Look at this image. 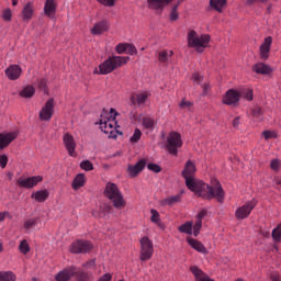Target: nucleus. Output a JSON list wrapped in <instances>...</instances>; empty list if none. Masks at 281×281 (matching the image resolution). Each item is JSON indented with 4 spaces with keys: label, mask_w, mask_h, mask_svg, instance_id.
Instances as JSON below:
<instances>
[{
    "label": "nucleus",
    "mask_w": 281,
    "mask_h": 281,
    "mask_svg": "<svg viewBox=\"0 0 281 281\" xmlns=\"http://www.w3.org/2000/svg\"><path fill=\"white\" fill-rule=\"evenodd\" d=\"M195 172L196 166H194V162L191 160H188L182 171L187 188L191 190V192H195V195L201 199H205L206 201L216 199L217 203H223V201H225V191L221 182L218 180H212L210 186L201 180L194 179Z\"/></svg>",
    "instance_id": "f257e3e1"
},
{
    "label": "nucleus",
    "mask_w": 281,
    "mask_h": 281,
    "mask_svg": "<svg viewBox=\"0 0 281 281\" xmlns=\"http://www.w3.org/2000/svg\"><path fill=\"white\" fill-rule=\"evenodd\" d=\"M128 60H131V57L111 56L99 66V70H94V74H101L102 76H106V74H111L112 71H115V69H117L119 67L126 65Z\"/></svg>",
    "instance_id": "f03ea898"
},
{
    "label": "nucleus",
    "mask_w": 281,
    "mask_h": 281,
    "mask_svg": "<svg viewBox=\"0 0 281 281\" xmlns=\"http://www.w3.org/2000/svg\"><path fill=\"white\" fill-rule=\"evenodd\" d=\"M210 41L209 34L199 35L194 30L189 31L187 35L188 47H192L198 54H202L203 49L210 45Z\"/></svg>",
    "instance_id": "7ed1b4c3"
},
{
    "label": "nucleus",
    "mask_w": 281,
    "mask_h": 281,
    "mask_svg": "<svg viewBox=\"0 0 281 281\" xmlns=\"http://www.w3.org/2000/svg\"><path fill=\"white\" fill-rule=\"evenodd\" d=\"M104 196L112 201L113 206L116 210H122V207H126V201H124V195H122V191L117 188V184L113 182H108L104 189Z\"/></svg>",
    "instance_id": "20e7f679"
},
{
    "label": "nucleus",
    "mask_w": 281,
    "mask_h": 281,
    "mask_svg": "<svg viewBox=\"0 0 281 281\" xmlns=\"http://www.w3.org/2000/svg\"><path fill=\"white\" fill-rule=\"evenodd\" d=\"M115 117H117V113L115 109H110V115L109 117L101 115L99 126L102 133H105V135H110V137H115L113 136V131L115 128V125L117 124V121H115Z\"/></svg>",
    "instance_id": "39448f33"
},
{
    "label": "nucleus",
    "mask_w": 281,
    "mask_h": 281,
    "mask_svg": "<svg viewBox=\"0 0 281 281\" xmlns=\"http://www.w3.org/2000/svg\"><path fill=\"white\" fill-rule=\"evenodd\" d=\"M183 146V140L181 139V134L177 132H171L167 136L166 149L169 155L177 157L179 155V148Z\"/></svg>",
    "instance_id": "423d86ee"
},
{
    "label": "nucleus",
    "mask_w": 281,
    "mask_h": 281,
    "mask_svg": "<svg viewBox=\"0 0 281 281\" xmlns=\"http://www.w3.org/2000/svg\"><path fill=\"white\" fill-rule=\"evenodd\" d=\"M256 199L250 200L249 202L245 203L243 206L237 207L235 211V216L237 221H245L250 214L254 207L257 205Z\"/></svg>",
    "instance_id": "0eeeda50"
},
{
    "label": "nucleus",
    "mask_w": 281,
    "mask_h": 281,
    "mask_svg": "<svg viewBox=\"0 0 281 281\" xmlns=\"http://www.w3.org/2000/svg\"><path fill=\"white\" fill-rule=\"evenodd\" d=\"M153 241L148 237H143L140 239V260L146 262V260H150L153 258Z\"/></svg>",
    "instance_id": "6e6552de"
},
{
    "label": "nucleus",
    "mask_w": 281,
    "mask_h": 281,
    "mask_svg": "<svg viewBox=\"0 0 281 281\" xmlns=\"http://www.w3.org/2000/svg\"><path fill=\"white\" fill-rule=\"evenodd\" d=\"M93 249V244L88 240H76L70 245L71 254H89Z\"/></svg>",
    "instance_id": "1a4fd4ad"
},
{
    "label": "nucleus",
    "mask_w": 281,
    "mask_h": 281,
    "mask_svg": "<svg viewBox=\"0 0 281 281\" xmlns=\"http://www.w3.org/2000/svg\"><path fill=\"white\" fill-rule=\"evenodd\" d=\"M41 181H43V177H41V176H33V177H29V178H19L18 186H20V188H25L26 190H30L32 188H36V186H38V183H41Z\"/></svg>",
    "instance_id": "9d476101"
},
{
    "label": "nucleus",
    "mask_w": 281,
    "mask_h": 281,
    "mask_svg": "<svg viewBox=\"0 0 281 281\" xmlns=\"http://www.w3.org/2000/svg\"><path fill=\"white\" fill-rule=\"evenodd\" d=\"M54 115V99H49L40 112V120L49 122Z\"/></svg>",
    "instance_id": "9b49d317"
},
{
    "label": "nucleus",
    "mask_w": 281,
    "mask_h": 281,
    "mask_svg": "<svg viewBox=\"0 0 281 281\" xmlns=\"http://www.w3.org/2000/svg\"><path fill=\"white\" fill-rule=\"evenodd\" d=\"M19 137V132L13 131L9 133H0V150H3V148H8L14 139Z\"/></svg>",
    "instance_id": "f8f14e48"
},
{
    "label": "nucleus",
    "mask_w": 281,
    "mask_h": 281,
    "mask_svg": "<svg viewBox=\"0 0 281 281\" xmlns=\"http://www.w3.org/2000/svg\"><path fill=\"white\" fill-rule=\"evenodd\" d=\"M273 43V37L267 36L261 44L259 52L261 60H267L269 58V54L271 52V45Z\"/></svg>",
    "instance_id": "ddd939ff"
},
{
    "label": "nucleus",
    "mask_w": 281,
    "mask_h": 281,
    "mask_svg": "<svg viewBox=\"0 0 281 281\" xmlns=\"http://www.w3.org/2000/svg\"><path fill=\"white\" fill-rule=\"evenodd\" d=\"M63 139L65 148L68 150V155L70 157H76V140L74 139V136L67 133L64 135Z\"/></svg>",
    "instance_id": "4468645a"
},
{
    "label": "nucleus",
    "mask_w": 281,
    "mask_h": 281,
    "mask_svg": "<svg viewBox=\"0 0 281 281\" xmlns=\"http://www.w3.org/2000/svg\"><path fill=\"white\" fill-rule=\"evenodd\" d=\"M173 0H147V5L149 10H155L156 12H162L166 5H170Z\"/></svg>",
    "instance_id": "2eb2a0df"
},
{
    "label": "nucleus",
    "mask_w": 281,
    "mask_h": 281,
    "mask_svg": "<svg viewBox=\"0 0 281 281\" xmlns=\"http://www.w3.org/2000/svg\"><path fill=\"white\" fill-rule=\"evenodd\" d=\"M240 100V92H238L237 90L231 89L226 92L223 102L224 104H228V105H236L238 104V101Z\"/></svg>",
    "instance_id": "dca6fc26"
},
{
    "label": "nucleus",
    "mask_w": 281,
    "mask_h": 281,
    "mask_svg": "<svg viewBox=\"0 0 281 281\" xmlns=\"http://www.w3.org/2000/svg\"><path fill=\"white\" fill-rule=\"evenodd\" d=\"M76 276V267H70L61 270L55 276L56 281H69Z\"/></svg>",
    "instance_id": "f3484780"
},
{
    "label": "nucleus",
    "mask_w": 281,
    "mask_h": 281,
    "mask_svg": "<svg viewBox=\"0 0 281 281\" xmlns=\"http://www.w3.org/2000/svg\"><path fill=\"white\" fill-rule=\"evenodd\" d=\"M144 168H146V159H140L137 164L130 165L127 167V172L130 175V177H137V175L139 172H142V170H144Z\"/></svg>",
    "instance_id": "a211bd4d"
},
{
    "label": "nucleus",
    "mask_w": 281,
    "mask_h": 281,
    "mask_svg": "<svg viewBox=\"0 0 281 281\" xmlns=\"http://www.w3.org/2000/svg\"><path fill=\"white\" fill-rule=\"evenodd\" d=\"M21 71L19 65H11L5 69V76L9 80H19V78H21Z\"/></svg>",
    "instance_id": "6ab92c4d"
},
{
    "label": "nucleus",
    "mask_w": 281,
    "mask_h": 281,
    "mask_svg": "<svg viewBox=\"0 0 281 281\" xmlns=\"http://www.w3.org/2000/svg\"><path fill=\"white\" fill-rule=\"evenodd\" d=\"M133 106H142V104H146V100H148V92L143 93H134L130 98Z\"/></svg>",
    "instance_id": "aec40b11"
},
{
    "label": "nucleus",
    "mask_w": 281,
    "mask_h": 281,
    "mask_svg": "<svg viewBox=\"0 0 281 281\" xmlns=\"http://www.w3.org/2000/svg\"><path fill=\"white\" fill-rule=\"evenodd\" d=\"M44 14L49 19H54L56 14V1L55 0H46L44 5Z\"/></svg>",
    "instance_id": "412c9836"
},
{
    "label": "nucleus",
    "mask_w": 281,
    "mask_h": 281,
    "mask_svg": "<svg viewBox=\"0 0 281 281\" xmlns=\"http://www.w3.org/2000/svg\"><path fill=\"white\" fill-rule=\"evenodd\" d=\"M190 271L193 273L195 281H214L210 279L207 274H205L199 267L193 266L190 268Z\"/></svg>",
    "instance_id": "4be33fe9"
},
{
    "label": "nucleus",
    "mask_w": 281,
    "mask_h": 281,
    "mask_svg": "<svg viewBox=\"0 0 281 281\" xmlns=\"http://www.w3.org/2000/svg\"><path fill=\"white\" fill-rule=\"evenodd\" d=\"M172 56H175V53L172 50H168V49L160 50L158 53V61L161 63V65H168Z\"/></svg>",
    "instance_id": "5701e85b"
},
{
    "label": "nucleus",
    "mask_w": 281,
    "mask_h": 281,
    "mask_svg": "<svg viewBox=\"0 0 281 281\" xmlns=\"http://www.w3.org/2000/svg\"><path fill=\"white\" fill-rule=\"evenodd\" d=\"M31 199L37 201V203H45L46 200L49 199V191L40 190L31 194Z\"/></svg>",
    "instance_id": "b1692460"
},
{
    "label": "nucleus",
    "mask_w": 281,
    "mask_h": 281,
    "mask_svg": "<svg viewBox=\"0 0 281 281\" xmlns=\"http://www.w3.org/2000/svg\"><path fill=\"white\" fill-rule=\"evenodd\" d=\"M252 70L255 74H260L261 76H267V75L271 74V71H272V69L269 65H266L262 63L256 64L252 67Z\"/></svg>",
    "instance_id": "393cba45"
},
{
    "label": "nucleus",
    "mask_w": 281,
    "mask_h": 281,
    "mask_svg": "<svg viewBox=\"0 0 281 281\" xmlns=\"http://www.w3.org/2000/svg\"><path fill=\"white\" fill-rule=\"evenodd\" d=\"M23 21H31L32 16H34V4L29 2L24 5L22 10Z\"/></svg>",
    "instance_id": "a878e982"
},
{
    "label": "nucleus",
    "mask_w": 281,
    "mask_h": 281,
    "mask_svg": "<svg viewBox=\"0 0 281 281\" xmlns=\"http://www.w3.org/2000/svg\"><path fill=\"white\" fill-rule=\"evenodd\" d=\"M108 30H109V24L106 23V21H101L91 29V34H94V35L104 34V32H106Z\"/></svg>",
    "instance_id": "bb28decb"
},
{
    "label": "nucleus",
    "mask_w": 281,
    "mask_h": 281,
    "mask_svg": "<svg viewBox=\"0 0 281 281\" xmlns=\"http://www.w3.org/2000/svg\"><path fill=\"white\" fill-rule=\"evenodd\" d=\"M187 243H189L190 247H192V249H195V251H199L200 254H205V246H203L201 241L192 237H188Z\"/></svg>",
    "instance_id": "cd10ccee"
},
{
    "label": "nucleus",
    "mask_w": 281,
    "mask_h": 281,
    "mask_svg": "<svg viewBox=\"0 0 281 281\" xmlns=\"http://www.w3.org/2000/svg\"><path fill=\"white\" fill-rule=\"evenodd\" d=\"M36 225H38L37 217L27 218L26 221H24L23 227H24L26 234H30V232H32V229H34V227H36Z\"/></svg>",
    "instance_id": "c85d7f7f"
},
{
    "label": "nucleus",
    "mask_w": 281,
    "mask_h": 281,
    "mask_svg": "<svg viewBox=\"0 0 281 281\" xmlns=\"http://www.w3.org/2000/svg\"><path fill=\"white\" fill-rule=\"evenodd\" d=\"M210 5L216 12H223V9L227 5V0H210Z\"/></svg>",
    "instance_id": "c756f323"
},
{
    "label": "nucleus",
    "mask_w": 281,
    "mask_h": 281,
    "mask_svg": "<svg viewBox=\"0 0 281 281\" xmlns=\"http://www.w3.org/2000/svg\"><path fill=\"white\" fill-rule=\"evenodd\" d=\"M36 89L33 86H26L20 91L21 98H33Z\"/></svg>",
    "instance_id": "7c9ffc66"
},
{
    "label": "nucleus",
    "mask_w": 281,
    "mask_h": 281,
    "mask_svg": "<svg viewBox=\"0 0 281 281\" xmlns=\"http://www.w3.org/2000/svg\"><path fill=\"white\" fill-rule=\"evenodd\" d=\"M82 186H85V175L79 173L76 176V178L72 181V189L79 190V188H82Z\"/></svg>",
    "instance_id": "2f4dec72"
},
{
    "label": "nucleus",
    "mask_w": 281,
    "mask_h": 281,
    "mask_svg": "<svg viewBox=\"0 0 281 281\" xmlns=\"http://www.w3.org/2000/svg\"><path fill=\"white\" fill-rule=\"evenodd\" d=\"M0 281H16V274L12 271H0Z\"/></svg>",
    "instance_id": "473e14b6"
},
{
    "label": "nucleus",
    "mask_w": 281,
    "mask_h": 281,
    "mask_svg": "<svg viewBox=\"0 0 281 281\" xmlns=\"http://www.w3.org/2000/svg\"><path fill=\"white\" fill-rule=\"evenodd\" d=\"M78 281H88L91 278L89 272H85V270L76 268V272L74 274Z\"/></svg>",
    "instance_id": "72a5a7b5"
},
{
    "label": "nucleus",
    "mask_w": 281,
    "mask_h": 281,
    "mask_svg": "<svg viewBox=\"0 0 281 281\" xmlns=\"http://www.w3.org/2000/svg\"><path fill=\"white\" fill-rule=\"evenodd\" d=\"M192 227H194V224L192 222H186L184 224L179 226L178 229L181 234L192 235Z\"/></svg>",
    "instance_id": "f704fd0d"
},
{
    "label": "nucleus",
    "mask_w": 281,
    "mask_h": 281,
    "mask_svg": "<svg viewBox=\"0 0 281 281\" xmlns=\"http://www.w3.org/2000/svg\"><path fill=\"white\" fill-rule=\"evenodd\" d=\"M181 202V194L168 196L162 201L164 205H175V203Z\"/></svg>",
    "instance_id": "c9c22d12"
},
{
    "label": "nucleus",
    "mask_w": 281,
    "mask_h": 281,
    "mask_svg": "<svg viewBox=\"0 0 281 281\" xmlns=\"http://www.w3.org/2000/svg\"><path fill=\"white\" fill-rule=\"evenodd\" d=\"M245 98V100H248V102H251L254 100V90L246 88L243 89L239 93V98Z\"/></svg>",
    "instance_id": "e433bc0d"
},
{
    "label": "nucleus",
    "mask_w": 281,
    "mask_h": 281,
    "mask_svg": "<svg viewBox=\"0 0 281 281\" xmlns=\"http://www.w3.org/2000/svg\"><path fill=\"white\" fill-rule=\"evenodd\" d=\"M19 249H20L21 254H23L24 256L26 254H30V244H27V240L23 239L20 243Z\"/></svg>",
    "instance_id": "4c0bfd02"
},
{
    "label": "nucleus",
    "mask_w": 281,
    "mask_h": 281,
    "mask_svg": "<svg viewBox=\"0 0 281 281\" xmlns=\"http://www.w3.org/2000/svg\"><path fill=\"white\" fill-rule=\"evenodd\" d=\"M139 139H142V131H139V128H136L134 131V134L131 136L130 142L132 144H137V142H139Z\"/></svg>",
    "instance_id": "58836bf2"
},
{
    "label": "nucleus",
    "mask_w": 281,
    "mask_h": 281,
    "mask_svg": "<svg viewBox=\"0 0 281 281\" xmlns=\"http://www.w3.org/2000/svg\"><path fill=\"white\" fill-rule=\"evenodd\" d=\"M251 115L257 121L262 120V108L256 106L255 109H252Z\"/></svg>",
    "instance_id": "ea45409f"
},
{
    "label": "nucleus",
    "mask_w": 281,
    "mask_h": 281,
    "mask_svg": "<svg viewBox=\"0 0 281 281\" xmlns=\"http://www.w3.org/2000/svg\"><path fill=\"white\" fill-rule=\"evenodd\" d=\"M179 10V4H173L170 12V21H177L179 19V13L177 12Z\"/></svg>",
    "instance_id": "a19ab883"
},
{
    "label": "nucleus",
    "mask_w": 281,
    "mask_h": 281,
    "mask_svg": "<svg viewBox=\"0 0 281 281\" xmlns=\"http://www.w3.org/2000/svg\"><path fill=\"white\" fill-rule=\"evenodd\" d=\"M143 126L145 128L151 130L155 126V121L153 119H150V117H144L143 119Z\"/></svg>",
    "instance_id": "79ce46f5"
},
{
    "label": "nucleus",
    "mask_w": 281,
    "mask_h": 281,
    "mask_svg": "<svg viewBox=\"0 0 281 281\" xmlns=\"http://www.w3.org/2000/svg\"><path fill=\"white\" fill-rule=\"evenodd\" d=\"M80 168H82V170H86L87 172H89V170L93 169V164H91V161H89V160H83L80 162Z\"/></svg>",
    "instance_id": "37998d69"
},
{
    "label": "nucleus",
    "mask_w": 281,
    "mask_h": 281,
    "mask_svg": "<svg viewBox=\"0 0 281 281\" xmlns=\"http://www.w3.org/2000/svg\"><path fill=\"white\" fill-rule=\"evenodd\" d=\"M280 166H281L280 159H272L270 162V168L271 170H274V172H278L280 170Z\"/></svg>",
    "instance_id": "c03bdc74"
},
{
    "label": "nucleus",
    "mask_w": 281,
    "mask_h": 281,
    "mask_svg": "<svg viewBox=\"0 0 281 281\" xmlns=\"http://www.w3.org/2000/svg\"><path fill=\"white\" fill-rule=\"evenodd\" d=\"M202 226H203V222L196 220V222L193 226V236H199V233L201 232Z\"/></svg>",
    "instance_id": "a18cd8bd"
},
{
    "label": "nucleus",
    "mask_w": 281,
    "mask_h": 281,
    "mask_svg": "<svg viewBox=\"0 0 281 281\" xmlns=\"http://www.w3.org/2000/svg\"><path fill=\"white\" fill-rule=\"evenodd\" d=\"M125 54H130L131 56H135L137 54V48L133 44H127Z\"/></svg>",
    "instance_id": "49530a36"
},
{
    "label": "nucleus",
    "mask_w": 281,
    "mask_h": 281,
    "mask_svg": "<svg viewBox=\"0 0 281 281\" xmlns=\"http://www.w3.org/2000/svg\"><path fill=\"white\" fill-rule=\"evenodd\" d=\"M2 19H3L4 21H12V10L5 9V10L2 12Z\"/></svg>",
    "instance_id": "de8ad7c7"
},
{
    "label": "nucleus",
    "mask_w": 281,
    "mask_h": 281,
    "mask_svg": "<svg viewBox=\"0 0 281 281\" xmlns=\"http://www.w3.org/2000/svg\"><path fill=\"white\" fill-rule=\"evenodd\" d=\"M147 168H148V170H150L151 172H156V173H158L160 170H161V167L159 166V165H157V164H148L147 165Z\"/></svg>",
    "instance_id": "09e8293b"
},
{
    "label": "nucleus",
    "mask_w": 281,
    "mask_h": 281,
    "mask_svg": "<svg viewBox=\"0 0 281 281\" xmlns=\"http://www.w3.org/2000/svg\"><path fill=\"white\" fill-rule=\"evenodd\" d=\"M262 135L265 139H276L277 137L276 132H271V131H265Z\"/></svg>",
    "instance_id": "8fccbe9b"
},
{
    "label": "nucleus",
    "mask_w": 281,
    "mask_h": 281,
    "mask_svg": "<svg viewBox=\"0 0 281 281\" xmlns=\"http://www.w3.org/2000/svg\"><path fill=\"white\" fill-rule=\"evenodd\" d=\"M102 5H106L108 8H113L115 5V0H97Z\"/></svg>",
    "instance_id": "3c124183"
},
{
    "label": "nucleus",
    "mask_w": 281,
    "mask_h": 281,
    "mask_svg": "<svg viewBox=\"0 0 281 281\" xmlns=\"http://www.w3.org/2000/svg\"><path fill=\"white\" fill-rule=\"evenodd\" d=\"M150 213H151V223H159V212L153 209Z\"/></svg>",
    "instance_id": "603ef678"
},
{
    "label": "nucleus",
    "mask_w": 281,
    "mask_h": 281,
    "mask_svg": "<svg viewBox=\"0 0 281 281\" xmlns=\"http://www.w3.org/2000/svg\"><path fill=\"white\" fill-rule=\"evenodd\" d=\"M38 89H41V91H46V87H47V79L42 78L38 83H37Z\"/></svg>",
    "instance_id": "864d4df0"
},
{
    "label": "nucleus",
    "mask_w": 281,
    "mask_h": 281,
    "mask_svg": "<svg viewBox=\"0 0 281 281\" xmlns=\"http://www.w3.org/2000/svg\"><path fill=\"white\" fill-rule=\"evenodd\" d=\"M8 166V156L0 155V168H5Z\"/></svg>",
    "instance_id": "5fc2aeb1"
},
{
    "label": "nucleus",
    "mask_w": 281,
    "mask_h": 281,
    "mask_svg": "<svg viewBox=\"0 0 281 281\" xmlns=\"http://www.w3.org/2000/svg\"><path fill=\"white\" fill-rule=\"evenodd\" d=\"M207 216V210H202L198 215H196V221H201L203 223V218Z\"/></svg>",
    "instance_id": "6e6d98bb"
},
{
    "label": "nucleus",
    "mask_w": 281,
    "mask_h": 281,
    "mask_svg": "<svg viewBox=\"0 0 281 281\" xmlns=\"http://www.w3.org/2000/svg\"><path fill=\"white\" fill-rule=\"evenodd\" d=\"M126 47H127V44H117L116 52L119 54H124V52L126 53Z\"/></svg>",
    "instance_id": "4d7b16f0"
},
{
    "label": "nucleus",
    "mask_w": 281,
    "mask_h": 281,
    "mask_svg": "<svg viewBox=\"0 0 281 281\" xmlns=\"http://www.w3.org/2000/svg\"><path fill=\"white\" fill-rule=\"evenodd\" d=\"M83 267L86 269H93V267H95V260L91 259V260L87 261L86 263H83Z\"/></svg>",
    "instance_id": "13d9d810"
},
{
    "label": "nucleus",
    "mask_w": 281,
    "mask_h": 281,
    "mask_svg": "<svg viewBox=\"0 0 281 281\" xmlns=\"http://www.w3.org/2000/svg\"><path fill=\"white\" fill-rule=\"evenodd\" d=\"M258 1H260V3H267L269 0H247L246 3L247 5H254V3H258Z\"/></svg>",
    "instance_id": "bf43d9fd"
},
{
    "label": "nucleus",
    "mask_w": 281,
    "mask_h": 281,
    "mask_svg": "<svg viewBox=\"0 0 281 281\" xmlns=\"http://www.w3.org/2000/svg\"><path fill=\"white\" fill-rule=\"evenodd\" d=\"M111 280H112L111 273H105V274H103V276L99 279V281H111Z\"/></svg>",
    "instance_id": "052dcab7"
},
{
    "label": "nucleus",
    "mask_w": 281,
    "mask_h": 281,
    "mask_svg": "<svg viewBox=\"0 0 281 281\" xmlns=\"http://www.w3.org/2000/svg\"><path fill=\"white\" fill-rule=\"evenodd\" d=\"M192 103H190L189 101L182 100L180 102V109H188V106H190Z\"/></svg>",
    "instance_id": "680f3d73"
},
{
    "label": "nucleus",
    "mask_w": 281,
    "mask_h": 281,
    "mask_svg": "<svg viewBox=\"0 0 281 281\" xmlns=\"http://www.w3.org/2000/svg\"><path fill=\"white\" fill-rule=\"evenodd\" d=\"M192 80L193 82H201V75H199L198 72H194L192 75Z\"/></svg>",
    "instance_id": "e2e57ef3"
},
{
    "label": "nucleus",
    "mask_w": 281,
    "mask_h": 281,
    "mask_svg": "<svg viewBox=\"0 0 281 281\" xmlns=\"http://www.w3.org/2000/svg\"><path fill=\"white\" fill-rule=\"evenodd\" d=\"M270 280H271V281H281V280H280V274H278V273H271Z\"/></svg>",
    "instance_id": "0e129e2a"
},
{
    "label": "nucleus",
    "mask_w": 281,
    "mask_h": 281,
    "mask_svg": "<svg viewBox=\"0 0 281 281\" xmlns=\"http://www.w3.org/2000/svg\"><path fill=\"white\" fill-rule=\"evenodd\" d=\"M239 124H240V119L239 117L234 119L233 121L234 128H238Z\"/></svg>",
    "instance_id": "69168bd1"
},
{
    "label": "nucleus",
    "mask_w": 281,
    "mask_h": 281,
    "mask_svg": "<svg viewBox=\"0 0 281 281\" xmlns=\"http://www.w3.org/2000/svg\"><path fill=\"white\" fill-rule=\"evenodd\" d=\"M210 90V85H207V83H204L203 85V93H204V95H207V91Z\"/></svg>",
    "instance_id": "338daca9"
},
{
    "label": "nucleus",
    "mask_w": 281,
    "mask_h": 281,
    "mask_svg": "<svg viewBox=\"0 0 281 281\" xmlns=\"http://www.w3.org/2000/svg\"><path fill=\"white\" fill-rule=\"evenodd\" d=\"M8 215H10V213H8V212L0 213V223L2 221H5V216H8Z\"/></svg>",
    "instance_id": "774afa93"
}]
</instances>
